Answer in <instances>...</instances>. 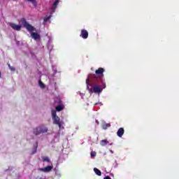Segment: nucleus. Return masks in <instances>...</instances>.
I'll return each instance as SVG.
<instances>
[{
  "label": "nucleus",
  "mask_w": 179,
  "mask_h": 179,
  "mask_svg": "<svg viewBox=\"0 0 179 179\" xmlns=\"http://www.w3.org/2000/svg\"><path fill=\"white\" fill-rule=\"evenodd\" d=\"M87 89L90 93H101L103 89H106L104 81L97 80L96 74H89L86 79Z\"/></svg>",
  "instance_id": "obj_1"
},
{
  "label": "nucleus",
  "mask_w": 179,
  "mask_h": 179,
  "mask_svg": "<svg viewBox=\"0 0 179 179\" xmlns=\"http://www.w3.org/2000/svg\"><path fill=\"white\" fill-rule=\"evenodd\" d=\"M19 22L21 23L23 27L28 30V31H34L36 30V28H34V27H33L31 24H29V22H27L24 18H21Z\"/></svg>",
  "instance_id": "obj_2"
},
{
  "label": "nucleus",
  "mask_w": 179,
  "mask_h": 179,
  "mask_svg": "<svg viewBox=\"0 0 179 179\" xmlns=\"http://www.w3.org/2000/svg\"><path fill=\"white\" fill-rule=\"evenodd\" d=\"M103 73H104V69L103 68H99L98 69V70H96L95 73L96 75L98 76H96L98 81L104 82V80H103Z\"/></svg>",
  "instance_id": "obj_3"
},
{
  "label": "nucleus",
  "mask_w": 179,
  "mask_h": 179,
  "mask_svg": "<svg viewBox=\"0 0 179 179\" xmlns=\"http://www.w3.org/2000/svg\"><path fill=\"white\" fill-rule=\"evenodd\" d=\"M48 131V129L45 126H41L34 129V134L36 135H40V134H45Z\"/></svg>",
  "instance_id": "obj_4"
},
{
  "label": "nucleus",
  "mask_w": 179,
  "mask_h": 179,
  "mask_svg": "<svg viewBox=\"0 0 179 179\" xmlns=\"http://www.w3.org/2000/svg\"><path fill=\"white\" fill-rule=\"evenodd\" d=\"M55 104H57L56 106V110L57 111H62L64 108H65V106L64 104H62V102L61 101V99L59 98H57L55 100Z\"/></svg>",
  "instance_id": "obj_5"
},
{
  "label": "nucleus",
  "mask_w": 179,
  "mask_h": 179,
  "mask_svg": "<svg viewBox=\"0 0 179 179\" xmlns=\"http://www.w3.org/2000/svg\"><path fill=\"white\" fill-rule=\"evenodd\" d=\"M52 120L53 124L58 125L59 129H64V127H62V125H64V122L61 121L59 117L57 116L55 117H53Z\"/></svg>",
  "instance_id": "obj_6"
},
{
  "label": "nucleus",
  "mask_w": 179,
  "mask_h": 179,
  "mask_svg": "<svg viewBox=\"0 0 179 179\" xmlns=\"http://www.w3.org/2000/svg\"><path fill=\"white\" fill-rule=\"evenodd\" d=\"M10 27H11L13 30H15L16 31H20V30H22V25L16 24L15 23H10Z\"/></svg>",
  "instance_id": "obj_7"
},
{
  "label": "nucleus",
  "mask_w": 179,
  "mask_h": 179,
  "mask_svg": "<svg viewBox=\"0 0 179 179\" xmlns=\"http://www.w3.org/2000/svg\"><path fill=\"white\" fill-rule=\"evenodd\" d=\"M80 37H82V38H84V40H86L87 37H89V32L86 29H82Z\"/></svg>",
  "instance_id": "obj_8"
},
{
  "label": "nucleus",
  "mask_w": 179,
  "mask_h": 179,
  "mask_svg": "<svg viewBox=\"0 0 179 179\" xmlns=\"http://www.w3.org/2000/svg\"><path fill=\"white\" fill-rule=\"evenodd\" d=\"M59 3V0H55V2L53 3L52 6V12H51V15H52V13H54V12H55V9H57V6H58V4Z\"/></svg>",
  "instance_id": "obj_9"
},
{
  "label": "nucleus",
  "mask_w": 179,
  "mask_h": 179,
  "mask_svg": "<svg viewBox=\"0 0 179 179\" xmlns=\"http://www.w3.org/2000/svg\"><path fill=\"white\" fill-rule=\"evenodd\" d=\"M52 169H53L52 166H48L45 168L41 169V171H43L44 173H50Z\"/></svg>",
  "instance_id": "obj_10"
},
{
  "label": "nucleus",
  "mask_w": 179,
  "mask_h": 179,
  "mask_svg": "<svg viewBox=\"0 0 179 179\" xmlns=\"http://www.w3.org/2000/svg\"><path fill=\"white\" fill-rule=\"evenodd\" d=\"M31 37L34 40H38V38H40V35L36 32H31Z\"/></svg>",
  "instance_id": "obj_11"
},
{
  "label": "nucleus",
  "mask_w": 179,
  "mask_h": 179,
  "mask_svg": "<svg viewBox=\"0 0 179 179\" xmlns=\"http://www.w3.org/2000/svg\"><path fill=\"white\" fill-rule=\"evenodd\" d=\"M117 135L120 138H122V136L124 135V128H120L117 132Z\"/></svg>",
  "instance_id": "obj_12"
},
{
  "label": "nucleus",
  "mask_w": 179,
  "mask_h": 179,
  "mask_svg": "<svg viewBox=\"0 0 179 179\" xmlns=\"http://www.w3.org/2000/svg\"><path fill=\"white\" fill-rule=\"evenodd\" d=\"M27 2H31L34 8H37V1L36 0H25Z\"/></svg>",
  "instance_id": "obj_13"
},
{
  "label": "nucleus",
  "mask_w": 179,
  "mask_h": 179,
  "mask_svg": "<svg viewBox=\"0 0 179 179\" xmlns=\"http://www.w3.org/2000/svg\"><path fill=\"white\" fill-rule=\"evenodd\" d=\"M52 17V15H49V16H45L43 19V22L44 23H47L48 22V20H50L51 19V17Z\"/></svg>",
  "instance_id": "obj_14"
},
{
  "label": "nucleus",
  "mask_w": 179,
  "mask_h": 179,
  "mask_svg": "<svg viewBox=\"0 0 179 179\" xmlns=\"http://www.w3.org/2000/svg\"><path fill=\"white\" fill-rule=\"evenodd\" d=\"M100 144L101 146H106V145L108 144V141L107 140H102Z\"/></svg>",
  "instance_id": "obj_15"
},
{
  "label": "nucleus",
  "mask_w": 179,
  "mask_h": 179,
  "mask_svg": "<svg viewBox=\"0 0 179 179\" xmlns=\"http://www.w3.org/2000/svg\"><path fill=\"white\" fill-rule=\"evenodd\" d=\"M94 171L97 176H101V171H100L97 168H94Z\"/></svg>",
  "instance_id": "obj_16"
},
{
  "label": "nucleus",
  "mask_w": 179,
  "mask_h": 179,
  "mask_svg": "<svg viewBox=\"0 0 179 179\" xmlns=\"http://www.w3.org/2000/svg\"><path fill=\"white\" fill-rule=\"evenodd\" d=\"M42 159L43 162H48V163H50V158H48V157H43Z\"/></svg>",
  "instance_id": "obj_17"
},
{
  "label": "nucleus",
  "mask_w": 179,
  "mask_h": 179,
  "mask_svg": "<svg viewBox=\"0 0 179 179\" xmlns=\"http://www.w3.org/2000/svg\"><path fill=\"white\" fill-rule=\"evenodd\" d=\"M52 118H55V117H57V112L55 110L52 111Z\"/></svg>",
  "instance_id": "obj_18"
},
{
  "label": "nucleus",
  "mask_w": 179,
  "mask_h": 179,
  "mask_svg": "<svg viewBox=\"0 0 179 179\" xmlns=\"http://www.w3.org/2000/svg\"><path fill=\"white\" fill-rule=\"evenodd\" d=\"M39 86H40V87H41V89H44V87H45L44 83H43V82H41V80H39Z\"/></svg>",
  "instance_id": "obj_19"
},
{
  "label": "nucleus",
  "mask_w": 179,
  "mask_h": 179,
  "mask_svg": "<svg viewBox=\"0 0 179 179\" xmlns=\"http://www.w3.org/2000/svg\"><path fill=\"white\" fill-rule=\"evenodd\" d=\"M90 155H91V157H96V153L94 151H92Z\"/></svg>",
  "instance_id": "obj_20"
},
{
  "label": "nucleus",
  "mask_w": 179,
  "mask_h": 179,
  "mask_svg": "<svg viewBox=\"0 0 179 179\" xmlns=\"http://www.w3.org/2000/svg\"><path fill=\"white\" fill-rule=\"evenodd\" d=\"M8 66H9V68H10V71H15V68H14V67L10 66V64H8Z\"/></svg>",
  "instance_id": "obj_21"
},
{
  "label": "nucleus",
  "mask_w": 179,
  "mask_h": 179,
  "mask_svg": "<svg viewBox=\"0 0 179 179\" xmlns=\"http://www.w3.org/2000/svg\"><path fill=\"white\" fill-rule=\"evenodd\" d=\"M104 179H111V178H110V176H106L104 178Z\"/></svg>",
  "instance_id": "obj_22"
},
{
  "label": "nucleus",
  "mask_w": 179,
  "mask_h": 179,
  "mask_svg": "<svg viewBox=\"0 0 179 179\" xmlns=\"http://www.w3.org/2000/svg\"><path fill=\"white\" fill-rule=\"evenodd\" d=\"M97 124H99V120H96Z\"/></svg>",
  "instance_id": "obj_23"
},
{
  "label": "nucleus",
  "mask_w": 179,
  "mask_h": 179,
  "mask_svg": "<svg viewBox=\"0 0 179 179\" xmlns=\"http://www.w3.org/2000/svg\"><path fill=\"white\" fill-rule=\"evenodd\" d=\"M106 127H110V124H106Z\"/></svg>",
  "instance_id": "obj_24"
},
{
  "label": "nucleus",
  "mask_w": 179,
  "mask_h": 179,
  "mask_svg": "<svg viewBox=\"0 0 179 179\" xmlns=\"http://www.w3.org/2000/svg\"><path fill=\"white\" fill-rule=\"evenodd\" d=\"M0 78H1V72H0Z\"/></svg>",
  "instance_id": "obj_25"
}]
</instances>
